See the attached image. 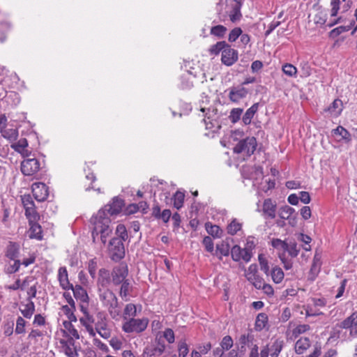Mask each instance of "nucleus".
Masks as SVG:
<instances>
[{"instance_id": "nucleus-55", "label": "nucleus", "mask_w": 357, "mask_h": 357, "mask_svg": "<svg viewBox=\"0 0 357 357\" xmlns=\"http://www.w3.org/2000/svg\"><path fill=\"white\" fill-rule=\"evenodd\" d=\"M271 245L278 250L283 251L282 253H285V250L287 248V243L285 241H282L280 238H273Z\"/></svg>"}, {"instance_id": "nucleus-29", "label": "nucleus", "mask_w": 357, "mask_h": 357, "mask_svg": "<svg viewBox=\"0 0 357 357\" xmlns=\"http://www.w3.org/2000/svg\"><path fill=\"white\" fill-rule=\"evenodd\" d=\"M72 322L73 321L66 320L63 321V328H61L59 331H64L68 337H73L75 340H79L80 338L78 331L73 326Z\"/></svg>"}, {"instance_id": "nucleus-35", "label": "nucleus", "mask_w": 357, "mask_h": 357, "mask_svg": "<svg viewBox=\"0 0 357 357\" xmlns=\"http://www.w3.org/2000/svg\"><path fill=\"white\" fill-rule=\"evenodd\" d=\"M123 206V200L118 198H114L113 199L112 202L106 206V210L110 215H116L121 211Z\"/></svg>"}, {"instance_id": "nucleus-44", "label": "nucleus", "mask_w": 357, "mask_h": 357, "mask_svg": "<svg viewBox=\"0 0 357 357\" xmlns=\"http://www.w3.org/2000/svg\"><path fill=\"white\" fill-rule=\"evenodd\" d=\"M271 275L273 281L276 284L282 282L284 277L283 271L278 266L272 268Z\"/></svg>"}, {"instance_id": "nucleus-58", "label": "nucleus", "mask_w": 357, "mask_h": 357, "mask_svg": "<svg viewBox=\"0 0 357 357\" xmlns=\"http://www.w3.org/2000/svg\"><path fill=\"white\" fill-rule=\"evenodd\" d=\"M243 109L241 108H234L231 110L229 119L233 123H236L241 119V116L243 113Z\"/></svg>"}, {"instance_id": "nucleus-62", "label": "nucleus", "mask_w": 357, "mask_h": 357, "mask_svg": "<svg viewBox=\"0 0 357 357\" xmlns=\"http://www.w3.org/2000/svg\"><path fill=\"white\" fill-rule=\"evenodd\" d=\"M253 340V335L251 333H247L242 334L239 337V344L243 348L244 346L249 345L250 343H252Z\"/></svg>"}, {"instance_id": "nucleus-41", "label": "nucleus", "mask_w": 357, "mask_h": 357, "mask_svg": "<svg viewBox=\"0 0 357 357\" xmlns=\"http://www.w3.org/2000/svg\"><path fill=\"white\" fill-rule=\"evenodd\" d=\"M61 311L66 316L68 320L73 321L74 322L77 321V317L75 314V312L76 310L75 305H64L61 307Z\"/></svg>"}, {"instance_id": "nucleus-21", "label": "nucleus", "mask_w": 357, "mask_h": 357, "mask_svg": "<svg viewBox=\"0 0 357 357\" xmlns=\"http://www.w3.org/2000/svg\"><path fill=\"white\" fill-rule=\"evenodd\" d=\"M57 278L62 289L68 291L70 290V288H73V284L70 282L66 266H61L59 268Z\"/></svg>"}, {"instance_id": "nucleus-8", "label": "nucleus", "mask_w": 357, "mask_h": 357, "mask_svg": "<svg viewBox=\"0 0 357 357\" xmlns=\"http://www.w3.org/2000/svg\"><path fill=\"white\" fill-rule=\"evenodd\" d=\"M83 317L79 318L80 324L85 328L90 337H95L93 324L95 322L93 314L89 312V305H79Z\"/></svg>"}, {"instance_id": "nucleus-3", "label": "nucleus", "mask_w": 357, "mask_h": 357, "mask_svg": "<svg viewBox=\"0 0 357 357\" xmlns=\"http://www.w3.org/2000/svg\"><path fill=\"white\" fill-rule=\"evenodd\" d=\"M55 339L61 352L68 357H78L79 354L75 346V338L68 337L63 331H57Z\"/></svg>"}, {"instance_id": "nucleus-25", "label": "nucleus", "mask_w": 357, "mask_h": 357, "mask_svg": "<svg viewBox=\"0 0 357 357\" xmlns=\"http://www.w3.org/2000/svg\"><path fill=\"white\" fill-rule=\"evenodd\" d=\"M46 332L38 328H32L29 331L26 340L29 345L36 346L39 344L45 335Z\"/></svg>"}, {"instance_id": "nucleus-7", "label": "nucleus", "mask_w": 357, "mask_h": 357, "mask_svg": "<svg viewBox=\"0 0 357 357\" xmlns=\"http://www.w3.org/2000/svg\"><path fill=\"white\" fill-rule=\"evenodd\" d=\"M21 200L25 211V216L29 222L39 220L40 215L36 211L34 202L30 195L21 196Z\"/></svg>"}, {"instance_id": "nucleus-14", "label": "nucleus", "mask_w": 357, "mask_h": 357, "mask_svg": "<svg viewBox=\"0 0 357 357\" xmlns=\"http://www.w3.org/2000/svg\"><path fill=\"white\" fill-rule=\"evenodd\" d=\"M277 204L275 200L266 198L264 200L261 206L262 215L266 219H274L276 217Z\"/></svg>"}, {"instance_id": "nucleus-1", "label": "nucleus", "mask_w": 357, "mask_h": 357, "mask_svg": "<svg viewBox=\"0 0 357 357\" xmlns=\"http://www.w3.org/2000/svg\"><path fill=\"white\" fill-rule=\"evenodd\" d=\"M110 218L107 215L105 211H98L90 219V225L91 229V236L93 241H96L98 236H100V240L103 244L106 243L107 237L110 235L112 230L109 225Z\"/></svg>"}, {"instance_id": "nucleus-6", "label": "nucleus", "mask_w": 357, "mask_h": 357, "mask_svg": "<svg viewBox=\"0 0 357 357\" xmlns=\"http://www.w3.org/2000/svg\"><path fill=\"white\" fill-rule=\"evenodd\" d=\"M108 252L112 261H119L122 259L125 256V248L122 240L118 238H112L109 243Z\"/></svg>"}, {"instance_id": "nucleus-13", "label": "nucleus", "mask_w": 357, "mask_h": 357, "mask_svg": "<svg viewBox=\"0 0 357 357\" xmlns=\"http://www.w3.org/2000/svg\"><path fill=\"white\" fill-rule=\"evenodd\" d=\"M246 279L257 289H260L264 279L258 274V267L255 264L250 265L245 272Z\"/></svg>"}, {"instance_id": "nucleus-18", "label": "nucleus", "mask_w": 357, "mask_h": 357, "mask_svg": "<svg viewBox=\"0 0 357 357\" xmlns=\"http://www.w3.org/2000/svg\"><path fill=\"white\" fill-rule=\"evenodd\" d=\"M73 292V296L76 300L80 301L79 305H89V297L86 290L79 284L73 285V288H70Z\"/></svg>"}, {"instance_id": "nucleus-38", "label": "nucleus", "mask_w": 357, "mask_h": 357, "mask_svg": "<svg viewBox=\"0 0 357 357\" xmlns=\"http://www.w3.org/2000/svg\"><path fill=\"white\" fill-rule=\"evenodd\" d=\"M205 229L209 235L215 238H221L223 234V230L218 225L210 222L205 224Z\"/></svg>"}, {"instance_id": "nucleus-11", "label": "nucleus", "mask_w": 357, "mask_h": 357, "mask_svg": "<svg viewBox=\"0 0 357 357\" xmlns=\"http://www.w3.org/2000/svg\"><path fill=\"white\" fill-rule=\"evenodd\" d=\"M112 283L114 285H119L125 281L128 275V266L124 263H121L115 266L111 272Z\"/></svg>"}, {"instance_id": "nucleus-34", "label": "nucleus", "mask_w": 357, "mask_h": 357, "mask_svg": "<svg viewBox=\"0 0 357 357\" xmlns=\"http://www.w3.org/2000/svg\"><path fill=\"white\" fill-rule=\"evenodd\" d=\"M343 110V103L341 100L335 99L328 107L326 111L330 113L333 117H337L340 115Z\"/></svg>"}, {"instance_id": "nucleus-15", "label": "nucleus", "mask_w": 357, "mask_h": 357, "mask_svg": "<svg viewBox=\"0 0 357 357\" xmlns=\"http://www.w3.org/2000/svg\"><path fill=\"white\" fill-rule=\"evenodd\" d=\"M31 190L34 198L38 202H44L48 197L49 188L44 183L38 182L33 183Z\"/></svg>"}, {"instance_id": "nucleus-33", "label": "nucleus", "mask_w": 357, "mask_h": 357, "mask_svg": "<svg viewBox=\"0 0 357 357\" xmlns=\"http://www.w3.org/2000/svg\"><path fill=\"white\" fill-rule=\"evenodd\" d=\"M328 13L326 10L319 8L316 10L315 14L313 16L312 20L314 23L317 26H323L328 24V20H327Z\"/></svg>"}, {"instance_id": "nucleus-28", "label": "nucleus", "mask_w": 357, "mask_h": 357, "mask_svg": "<svg viewBox=\"0 0 357 357\" xmlns=\"http://www.w3.org/2000/svg\"><path fill=\"white\" fill-rule=\"evenodd\" d=\"M20 248L18 243L9 241L5 250V256L10 260H15L19 256Z\"/></svg>"}, {"instance_id": "nucleus-37", "label": "nucleus", "mask_w": 357, "mask_h": 357, "mask_svg": "<svg viewBox=\"0 0 357 357\" xmlns=\"http://www.w3.org/2000/svg\"><path fill=\"white\" fill-rule=\"evenodd\" d=\"M321 266V259L318 255H315L309 273L310 278L312 280H314L320 272Z\"/></svg>"}, {"instance_id": "nucleus-54", "label": "nucleus", "mask_w": 357, "mask_h": 357, "mask_svg": "<svg viewBox=\"0 0 357 357\" xmlns=\"http://www.w3.org/2000/svg\"><path fill=\"white\" fill-rule=\"evenodd\" d=\"M227 32V28L223 25H216L212 26L210 30L211 35L218 36L219 38L223 37Z\"/></svg>"}, {"instance_id": "nucleus-52", "label": "nucleus", "mask_w": 357, "mask_h": 357, "mask_svg": "<svg viewBox=\"0 0 357 357\" xmlns=\"http://www.w3.org/2000/svg\"><path fill=\"white\" fill-rule=\"evenodd\" d=\"M98 268V260L96 257L91 259L88 262V272L92 279L96 277V271Z\"/></svg>"}, {"instance_id": "nucleus-16", "label": "nucleus", "mask_w": 357, "mask_h": 357, "mask_svg": "<svg viewBox=\"0 0 357 357\" xmlns=\"http://www.w3.org/2000/svg\"><path fill=\"white\" fill-rule=\"evenodd\" d=\"M248 93V90L243 85L232 86L229 89V99L234 103L239 102L245 98Z\"/></svg>"}, {"instance_id": "nucleus-17", "label": "nucleus", "mask_w": 357, "mask_h": 357, "mask_svg": "<svg viewBox=\"0 0 357 357\" xmlns=\"http://www.w3.org/2000/svg\"><path fill=\"white\" fill-rule=\"evenodd\" d=\"M340 0H331V18L328 20V22L327 26L329 27H332L334 25L340 23L341 22L342 17H337L338 12L340 9Z\"/></svg>"}, {"instance_id": "nucleus-36", "label": "nucleus", "mask_w": 357, "mask_h": 357, "mask_svg": "<svg viewBox=\"0 0 357 357\" xmlns=\"http://www.w3.org/2000/svg\"><path fill=\"white\" fill-rule=\"evenodd\" d=\"M229 252L231 248L228 242L222 241L216 245L215 255L220 259H222L223 256H228Z\"/></svg>"}, {"instance_id": "nucleus-61", "label": "nucleus", "mask_w": 357, "mask_h": 357, "mask_svg": "<svg viewBox=\"0 0 357 357\" xmlns=\"http://www.w3.org/2000/svg\"><path fill=\"white\" fill-rule=\"evenodd\" d=\"M14 263L5 268V273L7 274H13L17 272L21 266V261L19 259H15Z\"/></svg>"}, {"instance_id": "nucleus-48", "label": "nucleus", "mask_w": 357, "mask_h": 357, "mask_svg": "<svg viewBox=\"0 0 357 357\" xmlns=\"http://www.w3.org/2000/svg\"><path fill=\"white\" fill-rule=\"evenodd\" d=\"M98 320L95 324V327H93L95 330V337L96 336V331L108 326V322L105 316L100 312L98 313Z\"/></svg>"}, {"instance_id": "nucleus-10", "label": "nucleus", "mask_w": 357, "mask_h": 357, "mask_svg": "<svg viewBox=\"0 0 357 357\" xmlns=\"http://www.w3.org/2000/svg\"><path fill=\"white\" fill-rule=\"evenodd\" d=\"M96 278L99 292L102 291V290L109 289V286L112 283L111 272L105 268L99 269Z\"/></svg>"}, {"instance_id": "nucleus-9", "label": "nucleus", "mask_w": 357, "mask_h": 357, "mask_svg": "<svg viewBox=\"0 0 357 357\" xmlns=\"http://www.w3.org/2000/svg\"><path fill=\"white\" fill-rule=\"evenodd\" d=\"M21 172L24 176H34L40 169V162L36 158H27L21 162Z\"/></svg>"}, {"instance_id": "nucleus-51", "label": "nucleus", "mask_w": 357, "mask_h": 357, "mask_svg": "<svg viewBox=\"0 0 357 357\" xmlns=\"http://www.w3.org/2000/svg\"><path fill=\"white\" fill-rule=\"evenodd\" d=\"M258 260L261 270L266 275H269V265L268 261L264 254L258 255Z\"/></svg>"}, {"instance_id": "nucleus-23", "label": "nucleus", "mask_w": 357, "mask_h": 357, "mask_svg": "<svg viewBox=\"0 0 357 357\" xmlns=\"http://www.w3.org/2000/svg\"><path fill=\"white\" fill-rule=\"evenodd\" d=\"M337 326L342 329H351V333L354 331L357 333V311L338 324Z\"/></svg>"}, {"instance_id": "nucleus-22", "label": "nucleus", "mask_w": 357, "mask_h": 357, "mask_svg": "<svg viewBox=\"0 0 357 357\" xmlns=\"http://www.w3.org/2000/svg\"><path fill=\"white\" fill-rule=\"evenodd\" d=\"M137 308H139V311L140 312L142 305H139L137 306V305L132 303L126 304L123 308V312L121 311V318L123 319V321H126L132 319V317H136L137 315Z\"/></svg>"}, {"instance_id": "nucleus-5", "label": "nucleus", "mask_w": 357, "mask_h": 357, "mask_svg": "<svg viewBox=\"0 0 357 357\" xmlns=\"http://www.w3.org/2000/svg\"><path fill=\"white\" fill-rule=\"evenodd\" d=\"M257 139L254 137H248L240 140L234 147L233 151L235 153H243L246 156H250L257 149Z\"/></svg>"}, {"instance_id": "nucleus-2", "label": "nucleus", "mask_w": 357, "mask_h": 357, "mask_svg": "<svg viewBox=\"0 0 357 357\" xmlns=\"http://www.w3.org/2000/svg\"><path fill=\"white\" fill-rule=\"evenodd\" d=\"M99 297L102 305L107 309L112 319L119 320L121 315V308L114 292L109 289L102 290L100 292Z\"/></svg>"}, {"instance_id": "nucleus-56", "label": "nucleus", "mask_w": 357, "mask_h": 357, "mask_svg": "<svg viewBox=\"0 0 357 357\" xmlns=\"http://www.w3.org/2000/svg\"><path fill=\"white\" fill-rule=\"evenodd\" d=\"M26 321L22 317H18L16 320L15 332L16 334H24L26 332Z\"/></svg>"}, {"instance_id": "nucleus-53", "label": "nucleus", "mask_w": 357, "mask_h": 357, "mask_svg": "<svg viewBox=\"0 0 357 357\" xmlns=\"http://www.w3.org/2000/svg\"><path fill=\"white\" fill-rule=\"evenodd\" d=\"M287 252L291 257H296L300 252V248L298 247L296 242H290L287 243V248L285 250V252Z\"/></svg>"}, {"instance_id": "nucleus-57", "label": "nucleus", "mask_w": 357, "mask_h": 357, "mask_svg": "<svg viewBox=\"0 0 357 357\" xmlns=\"http://www.w3.org/2000/svg\"><path fill=\"white\" fill-rule=\"evenodd\" d=\"M294 211L295 210L293 208L286 205L280 208V217L282 219L287 220L294 213Z\"/></svg>"}, {"instance_id": "nucleus-50", "label": "nucleus", "mask_w": 357, "mask_h": 357, "mask_svg": "<svg viewBox=\"0 0 357 357\" xmlns=\"http://www.w3.org/2000/svg\"><path fill=\"white\" fill-rule=\"evenodd\" d=\"M229 46V45H227L225 41H220L212 45L209 49V52L211 54L218 55Z\"/></svg>"}, {"instance_id": "nucleus-40", "label": "nucleus", "mask_w": 357, "mask_h": 357, "mask_svg": "<svg viewBox=\"0 0 357 357\" xmlns=\"http://www.w3.org/2000/svg\"><path fill=\"white\" fill-rule=\"evenodd\" d=\"M268 318L266 313H259L256 318L255 328L257 331H261L268 324Z\"/></svg>"}, {"instance_id": "nucleus-24", "label": "nucleus", "mask_w": 357, "mask_h": 357, "mask_svg": "<svg viewBox=\"0 0 357 357\" xmlns=\"http://www.w3.org/2000/svg\"><path fill=\"white\" fill-rule=\"evenodd\" d=\"M311 347V340L307 337H300L294 344V351L298 355L305 353Z\"/></svg>"}, {"instance_id": "nucleus-60", "label": "nucleus", "mask_w": 357, "mask_h": 357, "mask_svg": "<svg viewBox=\"0 0 357 357\" xmlns=\"http://www.w3.org/2000/svg\"><path fill=\"white\" fill-rule=\"evenodd\" d=\"M303 309L305 311L306 317H316V316L323 314L322 312H321L319 310H317V309L314 308L310 304L303 305Z\"/></svg>"}, {"instance_id": "nucleus-27", "label": "nucleus", "mask_w": 357, "mask_h": 357, "mask_svg": "<svg viewBox=\"0 0 357 357\" xmlns=\"http://www.w3.org/2000/svg\"><path fill=\"white\" fill-rule=\"evenodd\" d=\"M28 145L27 139L26 138H21L17 142L12 144L10 147L22 156L28 157L31 153V152L26 149Z\"/></svg>"}, {"instance_id": "nucleus-46", "label": "nucleus", "mask_w": 357, "mask_h": 357, "mask_svg": "<svg viewBox=\"0 0 357 357\" xmlns=\"http://www.w3.org/2000/svg\"><path fill=\"white\" fill-rule=\"evenodd\" d=\"M31 278L26 277L22 282L20 279H17L14 284L8 286L6 288L10 290H17L20 289L21 290H25L28 282L30 281Z\"/></svg>"}, {"instance_id": "nucleus-20", "label": "nucleus", "mask_w": 357, "mask_h": 357, "mask_svg": "<svg viewBox=\"0 0 357 357\" xmlns=\"http://www.w3.org/2000/svg\"><path fill=\"white\" fill-rule=\"evenodd\" d=\"M310 328V326L307 324L296 325L292 330L287 331V338L290 340H296L301 335L309 331Z\"/></svg>"}, {"instance_id": "nucleus-43", "label": "nucleus", "mask_w": 357, "mask_h": 357, "mask_svg": "<svg viewBox=\"0 0 357 357\" xmlns=\"http://www.w3.org/2000/svg\"><path fill=\"white\" fill-rule=\"evenodd\" d=\"M242 6L238 4H233L231 10L229 12V20L232 22L239 21L242 18V14L241 12Z\"/></svg>"}, {"instance_id": "nucleus-63", "label": "nucleus", "mask_w": 357, "mask_h": 357, "mask_svg": "<svg viewBox=\"0 0 357 357\" xmlns=\"http://www.w3.org/2000/svg\"><path fill=\"white\" fill-rule=\"evenodd\" d=\"M283 73L289 77H296L297 68L291 63H286L282 66Z\"/></svg>"}, {"instance_id": "nucleus-31", "label": "nucleus", "mask_w": 357, "mask_h": 357, "mask_svg": "<svg viewBox=\"0 0 357 357\" xmlns=\"http://www.w3.org/2000/svg\"><path fill=\"white\" fill-rule=\"evenodd\" d=\"M20 310L24 318L31 319L35 312V304L31 300H27L26 303H21Z\"/></svg>"}, {"instance_id": "nucleus-12", "label": "nucleus", "mask_w": 357, "mask_h": 357, "mask_svg": "<svg viewBox=\"0 0 357 357\" xmlns=\"http://www.w3.org/2000/svg\"><path fill=\"white\" fill-rule=\"evenodd\" d=\"M252 255V252H250L248 248H242L238 245H235L231 248V256L234 261H243L248 263L251 260Z\"/></svg>"}, {"instance_id": "nucleus-45", "label": "nucleus", "mask_w": 357, "mask_h": 357, "mask_svg": "<svg viewBox=\"0 0 357 357\" xmlns=\"http://www.w3.org/2000/svg\"><path fill=\"white\" fill-rule=\"evenodd\" d=\"M242 224L236 219H233L227 227V231L229 234L234 236L241 230Z\"/></svg>"}, {"instance_id": "nucleus-42", "label": "nucleus", "mask_w": 357, "mask_h": 357, "mask_svg": "<svg viewBox=\"0 0 357 357\" xmlns=\"http://www.w3.org/2000/svg\"><path fill=\"white\" fill-rule=\"evenodd\" d=\"M284 347V341L280 339L275 340L269 349L271 357H278Z\"/></svg>"}, {"instance_id": "nucleus-4", "label": "nucleus", "mask_w": 357, "mask_h": 357, "mask_svg": "<svg viewBox=\"0 0 357 357\" xmlns=\"http://www.w3.org/2000/svg\"><path fill=\"white\" fill-rule=\"evenodd\" d=\"M149 320L147 317L133 318L123 321L121 329L126 333L139 334L148 327Z\"/></svg>"}, {"instance_id": "nucleus-59", "label": "nucleus", "mask_w": 357, "mask_h": 357, "mask_svg": "<svg viewBox=\"0 0 357 357\" xmlns=\"http://www.w3.org/2000/svg\"><path fill=\"white\" fill-rule=\"evenodd\" d=\"M116 233L119 236L117 238L122 240V242L125 241L128 237L127 229L124 225H118L116 227Z\"/></svg>"}, {"instance_id": "nucleus-30", "label": "nucleus", "mask_w": 357, "mask_h": 357, "mask_svg": "<svg viewBox=\"0 0 357 357\" xmlns=\"http://www.w3.org/2000/svg\"><path fill=\"white\" fill-rule=\"evenodd\" d=\"M120 284L121 285L119 290V296L122 299L126 301L129 299V297L133 291V286L128 279L122 282Z\"/></svg>"}, {"instance_id": "nucleus-32", "label": "nucleus", "mask_w": 357, "mask_h": 357, "mask_svg": "<svg viewBox=\"0 0 357 357\" xmlns=\"http://www.w3.org/2000/svg\"><path fill=\"white\" fill-rule=\"evenodd\" d=\"M332 132L333 135L340 137L337 139L338 142L344 141V142L349 143L351 141V135L349 132L341 126L333 129Z\"/></svg>"}, {"instance_id": "nucleus-47", "label": "nucleus", "mask_w": 357, "mask_h": 357, "mask_svg": "<svg viewBox=\"0 0 357 357\" xmlns=\"http://www.w3.org/2000/svg\"><path fill=\"white\" fill-rule=\"evenodd\" d=\"M2 136L10 142L15 141L19 135L17 129H4L1 132Z\"/></svg>"}, {"instance_id": "nucleus-49", "label": "nucleus", "mask_w": 357, "mask_h": 357, "mask_svg": "<svg viewBox=\"0 0 357 357\" xmlns=\"http://www.w3.org/2000/svg\"><path fill=\"white\" fill-rule=\"evenodd\" d=\"M184 193L180 191H177L173 197L174 206L177 209H180L181 208H182L184 203Z\"/></svg>"}, {"instance_id": "nucleus-39", "label": "nucleus", "mask_w": 357, "mask_h": 357, "mask_svg": "<svg viewBox=\"0 0 357 357\" xmlns=\"http://www.w3.org/2000/svg\"><path fill=\"white\" fill-rule=\"evenodd\" d=\"M258 107L259 103H255L247 109L242 118V121L245 125L247 126L251 123L252 119L258 110Z\"/></svg>"}, {"instance_id": "nucleus-26", "label": "nucleus", "mask_w": 357, "mask_h": 357, "mask_svg": "<svg viewBox=\"0 0 357 357\" xmlns=\"http://www.w3.org/2000/svg\"><path fill=\"white\" fill-rule=\"evenodd\" d=\"M38 220H33L31 222H29V237L31 239L41 241L43 238V229L41 226L38 223Z\"/></svg>"}, {"instance_id": "nucleus-64", "label": "nucleus", "mask_w": 357, "mask_h": 357, "mask_svg": "<svg viewBox=\"0 0 357 357\" xmlns=\"http://www.w3.org/2000/svg\"><path fill=\"white\" fill-rule=\"evenodd\" d=\"M178 357H191V354H189L188 346L184 342L178 344Z\"/></svg>"}, {"instance_id": "nucleus-19", "label": "nucleus", "mask_w": 357, "mask_h": 357, "mask_svg": "<svg viewBox=\"0 0 357 357\" xmlns=\"http://www.w3.org/2000/svg\"><path fill=\"white\" fill-rule=\"evenodd\" d=\"M238 52L230 46L226 47L222 52L221 61L227 66L233 65L238 60Z\"/></svg>"}]
</instances>
